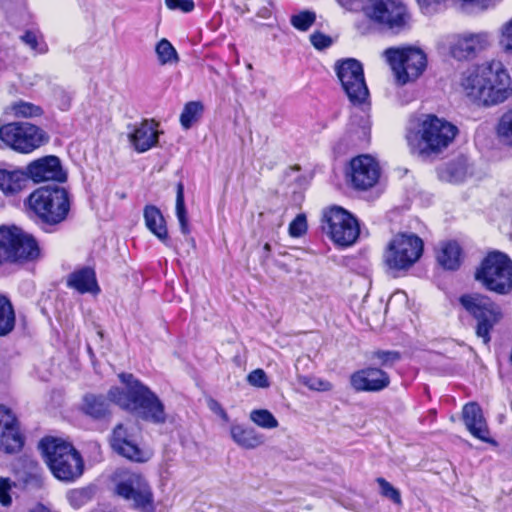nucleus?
Here are the masks:
<instances>
[{
  "mask_svg": "<svg viewBox=\"0 0 512 512\" xmlns=\"http://www.w3.org/2000/svg\"><path fill=\"white\" fill-rule=\"evenodd\" d=\"M465 95L483 106H493L511 95V79L500 61L486 62L465 71L461 78Z\"/></svg>",
  "mask_w": 512,
  "mask_h": 512,
  "instance_id": "1",
  "label": "nucleus"
},
{
  "mask_svg": "<svg viewBox=\"0 0 512 512\" xmlns=\"http://www.w3.org/2000/svg\"><path fill=\"white\" fill-rule=\"evenodd\" d=\"M121 381L127 390L110 389L109 400L120 407L134 412L139 418L154 424H164L167 420L165 406L159 397L147 386L134 378L132 374L123 373Z\"/></svg>",
  "mask_w": 512,
  "mask_h": 512,
  "instance_id": "2",
  "label": "nucleus"
},
{
  "mask_svg": "<svg viewBox=\"0 0 512 512\" xmlns=\"http://www.w3.org/2000/svg\"><path fill=\"white\" fill-rule=\"evenodd\" d=\"M456 134V126L435 115L427 114L409 121L406 140L412 151L430 154L447 148Z\"/></svg>",
  "mask_w": 512,
  "mask_h": 512,
  "instance_id": "3",
  "label": "nucleus"
},
{
  "mask_svg": "<svg viewBox=\"0 0 512 512\" xmlns=\"http://www.w3.org/2000/svg\"><path fill=\"white\" fill-rule=\"evenodd\" d=\"M40 448L57 479L72 482L83 474V459L70 443L57 438H45L40 442Z\"/></svg>",
  "mask_w": 512,
  "mask_h": 512,
  "instance_id": "4",
  "label": "nucleus"
},
{
  "mask_svg": "<svg viewBox=\"0 0 512 512\" xmlns=\"http://www.w3.org/2000/svg\"><path fill=\"white\" fill-rule=\"evenodd\" d=\"M28 205L41 222L56 225L68 215L69 194L65 188L57 185L43 186L30 194Z\"/></svg>",
  "mask_w": 512,
  "mask_h": 512,
  "instance_id": "5",
  "label": "nucleus"
},
{
  "mask_svg": "<svg viewBox=\"0 0 512 512\" xmlns=\"http://www.w3.org/2000/svg\"><path fill=\"white\" fill-rule=\"evenodd\" d=\"M459 303L475 319V333L484 344L491 340L490 332L503 318L501 307L487 295L473 292L460 296Z\"/></svg>",
  "mask_w": 512,
  "mask_h": 512,
  "instance_id": "6",
  "label": "nucleus"
},
{
  "mask_svg": "<svg viewBox=\"0 0 512 512\" xmlns=\"http://www.w3.org/2000/svg\"><path fill=\"white\" fill-rule=\"evenodd\" d=\"M475 279L487 290L506 295L512 290V261L504 253H490L475 273Z\"/></svg>",
  "mask_w": 512,
  "mask_h": 512,
  "instance_id": "7",
  "label": "nucleus"
},
{
  "mask_svg": "<svg viewBox=\"0 0 512 512\" xmlns=\"http://www.w3.org/2000/svg\"><path fill=\"white\" fill-rule=\"evenodd\" d=\"M40 255L38 243L31 235L16 227L0 228V264L35 261Z\"/></svg>",
  "mask_w": 512,
  "mask_h": 512,
  "instance_id": "8",
  "label": "nucleus"
},
{
  "mask_svg": "<svg viewBox=\"0 0 512 512\" xmlns=\"http://www.w3.org/2000/svg\"><path fill=\"white\" fill-rule=\"evenodd\" d=\"M384 55L399 84L416 80L426 69L427 56L418 47L388 48Z\"/></svg>",
  "mask_w": 512,
  "mask_h": 512,
  "instance_id": "9",
  "label": "nucleus"
},
{
  "mask_svg": "<svg viewBox=\"0 0 512 512\" xmlns=\"http://www.w3.org/2000/svg\"><path fill=\"white\" fill-rule=\"evenodd\" d=\"M321 229L335 245L349 247L359 237L360 228L356 218L341 207H331L322 215Z\"/></svg>",
  "mask_w": 512,
  "mask_h": 512,
  "instance_id": "10",
  "label": "nucleus"
},
{
  "mask_svg": "<svg viewBox=\"0 0 512 512\" xmlns=\"http://www.w3.org/2000/svg\"><path fill=\"white\" fill-rule=\"evenodd\" d=\"M423 253V241L412 233H398L389 242L384 253L385 265L393 271L407 270Z\"/></svg>",
  "mask_w": 512,
  "mask_h": 512,
  "instance_id": "11",
  "label": "nucleus"
},
{
  "mask_svg": "<svg viewBox=\"0 0 512 512\" xmlns=\"http://www.w3.org/2000/svg\"><path fill=\"white\" fill-rule=\"evenodd\" d=\"M116 493L141 512H155L154 496L147 480L138 473L121 471L117 474Z\"/></svg>",
  "mask_w": 512,
  "mask_h": 512,
  "instance_id": "12",
  "label": "nucleus"
},
{
  "mask_svg": "<svg viewBox=\"0 0 512 512\" xmlns=\"http://www.w3.org/2000/svg\"><path fill=\"white\" fill-rule=\"evenodd\" d=\"M334 70L349 101L353 105L366 104L369 99V90L361 62L354 58L338 60Z\"/></svg>",
  "mask_w": 512,
  "mask_h": 512,
  "instance_id": "13",
  "label": "nucleus"
},
{
  "mask_svg": "<svg viewBox=\"0 0 512 512\" xmlns=\"http://www.w3.org/2000/svg\"><path fill=\"white\" fill-rule=\"evenodd\" d=\"M0 139L12 149L29 153L48 142L41 128L27 122H13L0 127Z\"/></svg>",
  "mask_w": 512,
  "mask_h": 512,
  "instance_id": "14",
  "label": "nucleus"
},
{
  "mask_svg": "<svg viewBox=\"0 0 512 512\" xmlns=\"http://www.w3.org/2000/svg\"><path fill=\"white\" fill-rule=\"evenodd\" d=\"M363 13L395 33L406 27L409 18L406 7L395 0H368L363 6Z\"/></svg>",
  "mask_w": 512,
  "mask_h": 512,
  "instance_id": "15",
  "label": "nucleus"
},
{
  "mask_svg": "<svg viewBox=\"0 0 512 512\" xmlns=\"http://www.w3.org/2000/svg\"><path fill=\"white\" fill-rule=\"evenodd\" d=\"M110 445L114 452L134 462H146L150 453L141 449L136 440L135 428L131 424H118L110 436Z\"/></svg>",
  "mask_w": 512,
  "mask_h": 512,
  "instance_id": "16",
  "label": "nucleus"
},
{
  "mask_svg": "<svg viewBox=\"0 0 512 512\" xmlns=\"http://www.w3.org/2000/svg\"><path fill=\"white\" fill-rule=\"evenodd\" d=\"M488 46L489 34L487 32L454 34L449 41L450 54L457 60L473 59Z\"/></svg>",
  "mask_w": 512,
  "mask_h": 512,
  "instance_id": "17",
  "label": "nucleus"
},
{
  "mask_svg": "<svg viewBox=\"0 0 512 512\" xmlns=\"http://www.w3.org/2000/svg\"><path fill=\"white\" fill-rule=\"evenodd\" d=\"M378 163L368 155H361L351 160L349 177L356 189L366 190L374 186L379 179Z\"/></svg>",
  "mask_w": 512,
  "mask_h": 512,
  "instance_id": "18",
  "label": "nucleus"
},
{
  "mask_svg": "<svg viewBox=\"0 0 512 512\" xmlns=\"http://www.w3.org/2000/svg\"><path fill=\"white\" fill-rule=\"evenodd\" d=\"M23 446V438L12 411L0 405V450L5 453H16Z\"/></svg>",
  "mask_w": 512,
  "mask_h": 512,
  "instance_id": "19",
  "label": "nucleus"
},
{
  "mask_svg": "<svg viewBox=\"0 0 512 512\" xmlns=\"http://www.w3.org/2000/svg\"><path fill=\"white\" fill-rule=\"evenodd\" d=\"M389 384V375L376 367L357 370L350 376V385L356 392H379Z\"/></svg>",
  "mask_w": 512,
  "mask_h": 512,
  "instance_id": "20",
  "label": "nucleus"
},
{
  "mask_svg": "<svg viewBox=\"0 0 512 512\" xmlns=\"http://www.w3.org/2000/svg\"><path fill=\"white\" fill-rule=\"evenodd\" d=\"M28 180L34 182L57 181L64 182L67 175L61 166V162L56 156H46L31 162L26 169Z\"/></svg>",
  "mask_w": 512,
  "mask_h": 512,
  "instance_id": "21",
  "label": "nucleus"
},
{
  "mask_svg": "<svg viewBox=\"0 0 512 512\" xmlns=\"http://www.w3.org/2000/svg\"><path fill=\"white\" fill-rule=\"evenodd\" d=\"M128 139L137 152L148 151L158 143L157 124L154 120H143L131 126Z\"/></svg>",
  "mask_w": 512,
  "mask_h": 512,
  "instance_id": "22",
  "label": "nucleus"
},
{
  "mask_svg": "<svg viewBox=\"0 0 512 512\" xmlns=\"http://www.w3.org/2000/svg\"><path fill=\"white\" fill-rule=\"evenodd\" d=\"M463 421L468 431L476 438L489 442V430L481 407L476 402L467 403L462 411Z\"/></svg>",
  "mask_w": 512,
  "mask_h": 512,
  "instance_id": "23",
  "label": "nucleus"
},
{
  "mask_svg": "<svg viewBox=\"0 0 512 512\" xmlns=\"http://www.w3.org/2000/svg\"><path fill=\"white\" fill-rule=\"evenodd\" d=\"M67 286L81 294H97L100 291L95 272L89 267H83L72 272L67 278Z\"/></svg>",
  "mask_w": 512,
  "mask_h": 512,
  "instance_id": "24",
  "label": "nucleus"
},
{
  "mask_svg": "<svg viewBox=\"0 0 512 512\" xmlns=\"http://www.w3.org/2000/svg\"><path fill=\"white\" fill-rule=\"evenodd\" d=\"M232 440L241 448L255 449L264 443V436L254 428L240 424H232L230 427Z\"/></svg>",
  "mask_w": 512,
  "mask_h": 512,
  "instance_id": "25",
  "label": "nucleus"
},
{
  "mask_svg": "<svg viewBox=\"0 0 512 512\" xmlns=\"http://www.w3.org/2000/svg\"><path fill=\"white\" fill-rule=\"evenodd\" d=\"M28 183V175L25 171L15 169H0V190L6 195L20 192Z\"/></svg>",
  "mask_w": 512,
  "mask_h": 512,
  "instance_id": "26",
  "label": "nucleus"
},
{
  "mask_svg": "<svg viewBox=\"0 0 512 512\" xmlns=\"http://www.w3.org/2000/svg\"><path fill=\"white\" fill-rule=\"evenodd\" d=\"M144 219L147 228L165 243L168 239V232L161 211L156 206L148 205L144 209Z\"/></svg>",
  "mask_w": 512,
  "mask_h": 512,
  "instance_id": "27",
  "label": "nucleus"
},
{
  "mask_svg": "<svg viewBox=\"0 0 512 512\" xmlns=\"http://www.w3.org/2000/svg\"><path fill=\"white\" fill-rule=\"evenodd\" d=\"M437 260L445 269H457L461 261V248L458 243L455 241L442 243L437 254Z\"/></svg>",
  "mask_w": 512,
  "mask_h": 512,
  "instance_id": "28",
  "label": "nucleus"
},
{
  "mask_svg": "<svg viewBox=\"0 0 512 512\" xmlns=\"http://www.w3.org/2000/svg\"><path fill=\"white\" fill-rule=\"evenodd\" d=\"M109 401L104 396L88 394L83 399V412L94 418L101 419L109 414Z\"/></svg>",
  "mask_w": 512,
  "mask_h": 512,
  "instance_id": "29",
  "label": "nucleus"
},
{
  "mask_svg": "<svg viewBox=\"0 0 512 512\" xmlns=\"http://www.w3.org/2000/svg\"><path fill=\"white\" fill-rule=\"evenodd\" d=\"M15 326V312L10 301L0 296V336L9 334Z\"/></svg>",
  "mask_w": 512,
  "mask_h": 512,
  "instance_id": "30",
  "label": "nucleus"
},
{
  "mask_svg": "<svg viewBox=\"0 0 512 512\" xmlns=\"http://www.w3.org/2000/svg\"><path fill=\"white\" fill-rule=\"evenodd\" d=\"M203 112V105L201 102L191 101L188 102L180 115V123L184 129H189L199 120Z\"/></svg>",
  "mask_w": 512,
  "mask_h": 512,
  "instance_id": "31",
  "label": "nucleus"
},
{
  "mask_svg": "<svg viewBox=\"0 0 512 512\" xmlns=\"http://www.w3.org/2000/svg\"><path fill=\"white\" fill-rule=\"evenodd\" d=\"M155 52L161 65L173 64L179 61V56L176 49L165 38L161 39L157 43Z\"/></svg>",
  "mask_w": 512,
  "mask_h": 512,
  "instance_id": "32",
  "label": "nucleus"
},
{
  "mask_svg": "<svg viewBox=\"0 0 512 512\" xmlns=\"http://www.w3.org/2000/svg\"><path fill=\"white\" fill-rule=\"evenodd\" d=\"M250 420L263 429L277 428L279 423L267 409H255L250 412Z\"/></svg>",
  "mask_w": 512,
  "mask_h": 512,
  "instance_id": "33",
  "label": "nucleus"
},
{
  "mask_svg": "<svg viewBox=\"0 0 512 512\" xmlns=\"http://www.w3.org/2000/svg\"><path fill=\"white\" fill-rule=\"evenodd\" d=\"M176 215H177L178 221L180 223V228H181L182 233L187 234L189 232V228H188L187 211H186L185 201H184V186L182 183H178V185H177Z\"/></svg>",
  "mask_w": 512,
  "mask_h": 512,
  "instance_id": "34",
  "label": "nucleus"
},
{
  "mask_svg": "<svg viewBox=\"0 0 512 512\" xmlns=\"http://www.w3.org/2000/svg\"><path fill=\"white\" fill-rule=\"evenodd\" d=\"M497 133L502 143L512 146V109L504 113L500 118Z\"/></svg>",
  "mask_w": 512,
  "mask_h": 512,
  "instance_id": "35",
  "label": "nucleus"
},
{
  "mask_svg": "<svg viewBox=\"0 0 512 512\" xmlns=\"http://www.w3.org/2000/svg\"><path fill=\"white\" fill-rule=\"evenodd\" d=\"M316 14L309 10L301 11L290 18L291 25L299 31H307L314 24Z\"/></svg>",
  "mask_w": 512,
  "mask_h": 512,
  "instance_id": "36",
  "label": "nucleus"
},
{
  "mask_svg": "<svg viewBox=\"0 0 512 512\" xmlns=\"http://www.w3.org/2000/svg\"><path fill=\"white\" fill-rule=\"evenodd\" d=\"M11 111L17 117L31 118L42 115L41 107L29 102L20 101L11 106Z\"/></svg>",
  "mask_w": 512,
  "mask_h": 512,
  "instance_id": "37",
  "label": "nucleus"
},
{
  "mask_svg": "<svg viewBox=\"0 0 512 512\" xmlns=\"http://www.w3.org/2000/svg\"><path fill=\"white\" fill-rule=\"evenodd\" d=\"M499 46L505 54L512 56V17L499 30Z\"/></svg>",
  "mask_w": 512,
  "mask_h": 512,
  "instance_id": "38",
  "label": "nucleus"
},
{
  "mask_svg": "<svg viewBox=\"0 0 512 512\" xmlns=\"http://www.w3.org/2000/svg\"><path fill=\"white\" fill-rule=\"evenodd\" d=\"M91 497V490L88 488L72 489L67 493V500L75 509L85 505Z\"/></svg>",
  "mask_w": 512,
  "mask_h": 512,
  "instance_id": "39",
  "label": "nucleus"
},
{
  "mask_svg": "<svg viewBox=\"0 0 512 512\" xmlns=\"http://www.w3.org/2000/svg\"><path fill=\"white\" fill-rule=\"evenodd\" d=\"M376 482L380 488V494L397 505L402 504L401 494L398 489L392 486L386 479L379 477Z\"/></svg>",
  "mask_w": 512,
  "mask_h": 512,
  "instance_id": "40",
  "label": "nucleus"
},
{
  "mask_svg": "<svg viewBox=\"0 0 512 512\" xmlns=\"http://www.w3.org/2000/svg\"><path fill=\"white\" fill-rule=\"evenodd\" d=\"M28 464L31 469V472L23 478L24 484L26 485V487H31V488L42 487L43 479H42V475L40 473V468H39L38 463L33 460H29Z\"/></svg>",
  "mask_w": 512,
  "mask_h": 512,
  "instance_id": "41",
  "label": "nucleus"
},
{
  "mask_svg": "<svg viewBox=\"0 0 512 512\" xmlns=\"http://www.w3.org/2000/svg\"><path fill=\"white\" fill-rule=\"evenodd\" d=\"M299 379L300 382L306 387H308L310 390L324 392L330 391L333 388V385L329 381L321 378L302 376Z\"/></svg>",
  "mask_w": 512,
  "mask_h": 512,
  "instance_id": "42",
  "label": "nucleus"
},
{
  "mask_svg": "<svg viewBox=\"0 0 512 512\" xmlns=\"http://www.w3.org/2000/svg\"><path fill=\"white\" fill-rule=\"evenodd\" d=\"M21 40L37 53H45L47 51V45L35 32L27 31L21 36Z\"/></svg>",
  "mask_w": 512,
  "mask_h": 512,
  "instance_id": "43",
  "label": "nucleus"
},
{
  "mask_svg": "<svg viewBox=\"0 0 512 512\" xmlns=\"http://www.w3.org/2000/svg\"><path fill=\"white\" fill-rule=\"evenodd\" d=\"M371 359L378 360L380 365L389 366L400 359L399 352L378 350L372 353Z\"/></svg>",
  "mask_w": 512,
  "mask_h": 512,
  "instance_id": "44",
  "label": "nucleus"
},
{
  "mask_svg": "<svg viewBox=\"0 0 512 512\" xmlns=\"http://www.w3.org/2000/svg\"><path fill=\"white\" fill-rule=\"evenodd\" d=\"M307 231V220L304 214H298L289 225V234L292 237H300Z\"/></svg>",
  "mask_w": 512,
  "mask_h": 512,
  "instance_id": "45",
  "label": "nucleus"
},
{
  "mask_svg": "<svg viewBox=\"0 0 512 512\" xmlns=\"http://www.w3.org/2000/svg\"><path fill=\"white\" fill-rule=\"evenodd\" d=\"M247 381L250 385L259 388H266L269 386L267 375L262 369H255L250 372L247 376Z\"/></svg>",
  "mask_w": 512,
  "mask_h": 512,
  "instance_id": "46",
  "label": "nucleus"
},
{
  "mask_svg": "<svg viewBox=\"0 0 512 512\" xmlns=\"http://www.w3.org/2000/svg\"><path fill=\"white\" fill-rule=\"evenodd\" d=\"M13 483L9 478H0V503L3 506H9L11 504V496L10 491L12 489Z\"/></svg>",
  "mask_w": 512,
  "mask_h": 512,
  "instance_id": "47",
  "label": "nucleus"
},
{
  "mask_svg": "<svg viewBox=\"0 0 512 512\" xmlns=\"http://www.w3.org/2000/svg\"><path fill=\"white\" fill-rule=\"evenodd\" d=\"M449 0H417L421 11L425 14H432L441 6H446Z\"/></svg>",
  "mask_w": 512,
  "mask_h": 512,
  "instance_id": "48",
  "label": "nucleus"
},
{
  "mask_svg": "<svg viewBox=\"0 0 512 512\" xmlns=\"http://www.w3.org/2000/svg\"><path fill=\"white\" fill-rule=\"evenodd\" d=\"M165 4L170 10H180L184 13L191 12L195 7L193 0H165Z\"/></svg>",
  "mask_w": 512,
  "mask_h": 512,
  "instance_id": "49",
  "label": "nucleus"
},
{
  "mask_svg": "<svg viewBox=\"0 0 512 512\" xmlns=\"http://www.w3.org/2000/svg\"><path fill=\"white\" fill-rule=\"evenodd\" d=\"M310 41L312 45L318 50L328 48L332 44V39L321 32H314L311 34Z\"/></svg>",
  "mask_w": 512,
  "mask_h": 512,
  "instance_id": "50",
  "label": "nucleus"
},
{
  "mask_svg": "<svg viewBox=\"0 0 512 512\" xmlns=\"http://www.w3.org/2000/svg\"><path fill=\"white\" fill-rule=\"evenodd\" d=\"M207 405L212 412L219 415L225 422L229 421L228 414L217 400L209 398L207 400Z\"/></svg>",
  "mask_w": 512,
  "mask_h": 512,
  "instance_id": "51",
  "label": "nucleus"
},
{
  "mask_svg": "<svg viewBox=\"0 0 512 512\" xmlns=\"http://www.w3.org/2000/svg\"><path fill=\"white\" fill-rule=\"evenodd\" d=\"M463 8L465 7H477L480 9H486L491 0H458Z\"/></svg>",
  "mask_w": 512,
  "mask_h": 512,
  "instance_id": "52",
  "label": "nucleus"
},
{
  "mask_svg": "<svg viewBox=\"0 0 512 512\" xmlns=\"http://www.w3.org/2000/svg\"><path fill=\"white\" fill-rule=\"evenodd\" d=\"M31 512H51L47 507L39 504L36 507H34Z\"/></svg>",
  "mask_w": 512,
  "mask_h": 512,
  "instance_id": "53",
  "label": "nucleus"
},
{
  "mask_svg": "<svg viewBox=\"0 0 512 512\" xmlns=\"http://www.w3.org/2000/svg\"><path fill=\"white\" fill-rule=\"evenodd\" d=\"M264 249H265L266 251H270V249H271V248H270V244H269V243H266V244L264 245Z\"/></svg>",
  "mask_w": 512,
  "mask_h": 512,
  "instance_id": "54",
  "label": "nucleus"
},
{
  "mask_svg": "<svg viewBox=\"0 0 512 512\" xmlns=\"http://www.w3.org/2000/svg\"><path fill=\"white\" fill-rule=\"evenodd\" d=\"M338 2L342 6H346L347 5V2H345V0H338Z\"/></svg>",
  "mask_w": 512,
  "mask_h": 512,
  "instance_id": "55",
  "label": "nucleus"
},
{
  "mask_svg": "<svg viewBox=\"0 0 512 512\" xmlns=\"http://www.w3.org/2000/svg\"><path fill=\"white\" fill-rule=\"evenodd\" d=\"M369 129V126H365L363 128V134L366 135L367 134V130Z\"/></svg>",
  "mask_w": 512,
  "mask_h": 512,
  "instance_id": "56",
  "label": "nucleus"
},
{
  "mask_svg": "<svg viewBox=\"0 0 512 512\" xmlns=\"http://www.w3.org/2000/svg\"><path fill=\"white\" fill-rule=\"evenodd\" d=\"M91 512H108V511L103 510V509H96V510H93V511H91Z\"/></svg>",
  "mask_w": 512,
  "mask_h": 512,
  "instance_id": "57",
  "label": "nucleus"
},
{
  "mask_svg": "<svg viewBox=\"0 0 512 512\" xmlns=\"http://www.w3.org/2000/svg\"><path fill=\"white\" fill-rule=\"evenodd\" d=\"M511 410H512V401H511Z\"/></svg>",
  "mask_w": 512,
  "mask_h": 512,
  "instance_id": "58",
  "label": "nucleus"
}]
</instances>
